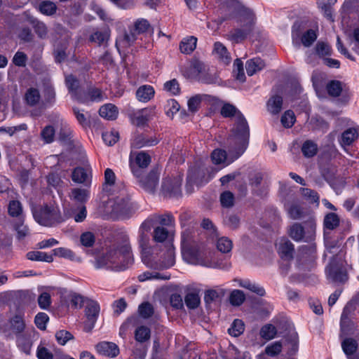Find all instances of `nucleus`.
Returning a JSON list of instances; mask_svg holds the SVG:
<instances>
[{"mask_svg": "<svg viewBox=\"0 0 359 359\" xmlns=\"http://www.w3.org/2000/svg\"><path fill=\"white\" fill-rule=\"evenodd\" d=\"M133 262L129 238L125 236L121 243L113 245L105 255L97 257L95 266L97 269L107 268L114 271H123L128 269Z\"/></svg>", "mask_w": 359, "mask_h": 359, "instance_id": "nucleus-1", "label": "nucleus"}, {"mask_svg": "<svg viewBox=\"0 0 359 359\" xmlns=\"http://www.w3.org/2000/svg\"><path fill=\"white\" fill-rule=\"evenodd\" d=\"M182 255L187 263L209 268L217 267V263L212 259V255L200 251L187 232L182 235Z\"/></svg>", "mask_w": 359, "mask_h": 359, "instance_id": "nucleus-2", "label": "nucleus"}, {"mask_svg": "<svg viewBox=\"0 0 359 359\" xmlns=\"http://www.w3.org/2000/svg\"><path fill=\"white\" fill-rule=\"evenodd\" d=\"M222 116L226 118L234 117L236 121V126L233 129V136H235L241 144V151L236 157L243 154L248 146L249 137V127L243 114L237 108L229 103L224 104L220 110Z\"/></svg>", "mask_w": 359, "mask_h": 359, "instance_id": "nucleus-3", "label": "nucleus"}, {"mask_svg": "<svg viewBox=\"0 0 359 359\" xmlns=\"http://www.w3.org/2000/svg\"><path fill=\"white\" fill-rule=\"evenodd\" d=\"M237 22L239 23V27L231 30L227 34V39L238 43L252 32L255 23V14L250 9L241 7L238 11Z\"/></svg>", "mask_w": 359, "mask_h": 359, "instance_id": "nucleus-4", "label": "nucleus"}, {"mask_svg": "<svg viewBox=\"0 0 359 359\" xmlns=\"http://www.w3.org/2000/svg\"><path fill=\"white\" fill-rule=\"evenodd\" d=\"M107 213L116 218L130 217L137 209L136 205L131 203L126 195H120L110 198L107 203Z\"/></svg>", "mask_w": 359, "mask_h": 359, "instance_id": "nucleus-5", "label": "nucleus"}, {"mask_svg": "<svg viewBox=\"0 0 359 359\" xmlns=\"http://www.w3.org/2000/svg\"><path fill=\"white\" fill-rule=\"evenodd\" d=\"M154 227V219L147 218L140 225L138 231V243L142 249V261L147 266H156L154 260L150 258L151 250L148 246L149 233Z\"/></svg>", "mask_w": 359, "mask_h": 359, "instance_id": "nucleus-6", "label": "nucleus"}, {"mask_svg": "<svg viewBox=\"0 0 359 359\" xmlns=\"http://www.w3.org/2000/svg\"><path fill=\"white\" fill-rule=\"evenodd\" d=\"M316 223L313 218L304 222V225L294 223L288 230L289 236L297 242H311L315 239Z\"/></svg>", "mask_w": 359, "mask_h": 359, "instance_id": "nucleus-7", "label": "nucleus"}, {"mask_svg": "<svg viewBox=\"0 0 359 359\" xmlns=\"http://www.w3.org/2000/svg\"><path fill=\"white\" fill-rule=\"evenodd\" d=\"M35 221L41 225L50 226L62 221L59 208L55 205L32 209Z\"/></svg>", "mask_w": 359, "mask_h": 359, "instance_id": "nucleus-8", "label": "nucleus"}, {"mask_svg": "<svg viewBox=\"0 0 359 359\" xmlns=\"http://www.w3.org/2000/svg\"><path fill=\"white\" fill-rule=\"evenodd\" d=\"M231 141L236 144V147L234 150L233 147L229 149V154L233 155V158H227L226 153L224 150L220 149H215L211 154L212 161L214 164L216 165H223V166H226L229 165L231 163L234 161L236 159L238 158L242 154L239 155L238 157L237 155L241 151V144H240L238 140L233 136L231 137Z\"/></svg>", "mask_w": 359, "mask_h": 359, "instance_id": "nucleus-9", "label": "nucleus"}, {"mask_svg": "<svg viewBox=\"0 0 359 359\" xmlns=\"http://www.w3.org/2000/svg\"><path fill=\"white\" fill-rule=\"evenodd\" d=\"M151 252L149 256L151 259L154 260L156 266H149L154 269H163L172 266L175 264V250L172 245L169 244L167 248L166 252L163 255V260H160L157 253L156 248H151Z\"/></svg>", "mask_w": 359, "mask_h": 359, "instance_id": "nucleus-10", "label": "nucleus"}, {"mask_svg": "<svg viewBox=\"0 0 359 359\" xmlns=\"http://www.w3.org/2000/svg\"><path fill=\"white\" fill-rule=\"evenodd\" d=\"M156 114L155 107H146L134 112L131 116V121L137 126H144L156 116Z\"/></svg>", "mask_w": 359, "mask_h": 359, "instance_id": "nucleus-11", "label": "nucleus"}, {"mask_svg": "<svg viewBox=\"0 0 359 359\" xmlns=\"http://www.w3.org/2000/svg\"><path fill=\"white\" fill-rule=\"evenodd\" d=\"M36 336L34 329L28 328L23 333L16 336L18 347L26 354H29L31 350L32 339Z\"/></svg>", "mask_w": 359, "mask_h": 359, "instance_id": "nucleus-12", "label": "nucleus"}, {"mask_svg": "<svg viewBox=\"0 0 359 359\" xmlns=\"http://www.w3.org/2000/svg\"><path fill=\"white\" fill-rule=\"evenodd\" d=\"M316 53L319 55L320 57H322L323 65L331 67L336 66V67H339L340 65V62L337 60L325 57V55H330L331 53V47L324 42H318L316 46Z\"/></svg>", "mask_w": 359, "mask_h": 359, "instance_id": "nucleus-13", "label": "nucleus"}, {"mask_svg": "<svg viewBox=\"0 0 359 359\" xmlns=\"http://www.w3.org/2000/svg\"><path fill=\"white\" fill-rule=\"evenodd\" d=\"M161 171L158 168H156L140 180L141 186L148 191H154L156 189Z\"/></svg>", "mask_w": 359, "mask_h": 359, "instance_id": "nucleus-14", "label": "nucleus"}, {"mask_svg": "<svg viewBox=\"0 0 359 359\" xmlns=\"http://www.w3.org/2000/svg\"><path fill=\"white\" fill-rule=\"evenodd\" d=\"M277 250L281 258L290 259L293 257L294 245L286 238H279L276 243Z\"/></svg>", "mask_w": 359, "mask_h": 359, "instance_id": "nucleus-15", "label": "nucleus"}, {"mask_svg": "<svg viewBox=\"0 0 359 359\" xmlns=\"http://www.w3.org/2000/svg\"><path fill=\"white\" fill-rule=\"evenodd\" d=\"M109 30L107 27L95 28L89 36V41L98 46L105 45L109 39Z\"/></svg>", "mask_w": 359, "mask_h": 359, "instance_id": "nucleus-16", "label": "nucleus"}, {"mask_svg": "<svg viewBox=\"0 0 359 359\" xmlns=\"http://www.w3.org/2000/svg\"><path fill=\"white\" fill-rule=\"evenodd\" d=\"M181 182L182 180L180 177L174 179L166 177L162 182V191L165 194H176L179 191Z\"/></svg>", "mask_w": 359, "mask_h": 359, "instance_id": "nucleus-17", "label": "nucleus"}, {"mask_svg": "<svg viewBox=\"0 0 359 359\" xmlns=\"http://www.w3.org/2000/svg\"><path fill=\"white\" fill-rule=\"evenodd\" d=\"M358 136L359 134L357 128H349L341 133L339 142L343 148H345L346 146L351 145L358 138Z\"/></svg>", "mask_w": 359, "mask_h": 359, "instance_id": "nucleus-18", "label": "nucleus"}, {"mask_svg": "<svg viewBox=\"0 0 359 359\" xmlns=\"http://www.w3.org/2000/svg\"><path fill=\"white\" fill-rule=\"evenodd\" d=\"M97 351L103 355L115 357L119 353L118 346L111 342L102 341L96 345Z\"/></svg>", "mask_w": 359, "mask_h": 359, "instance_id": "nucleus-19", "label": "nucleus"}, {"mask_svg": "<svg viewBox=\"0 0 359 359\" xmlns=\"http://www.w3.org/2000/svg\"><path fill=\"white\" fill-rule=\"evenodd\" d=\"M155 95V90L150 85L140 86L136 91V98L139 102L146 103L149 102Z\"/></svg>", "mask_w": 359, "mask_h": 359, "instance_id": "nucleus-20", "label": "nucleus"}, {"mask_svg": "<svg viewBox=\"0 0 359 359\" xmlns=\"http://www.w3.org/2000/svg\"><path fill=\"white\" fill-rule=\"evenodd\" d=\"M28 328H32V327H27L22 317L20 316H15L10 320L9 330L15 336L23 333Z\"/></svg>", "mask_w": 359, "mask_h": 359, "instance_id": "nucleus-21", "label": "nucleus"}, {"mask_svg": "<svg viewBox=\"0 0 359 359\" xmlns=\"http://www.w3.org/2000/svg\"><path fill=\"white\" fill-rule=\"evenodd\" d=\"M327 276L329 278L335 282H345L348 277L346 271L342 269H339L332 264H330L326 269Z\"/></svg>", "mask_w": 359, "mask_h": 359, "instance_id": "nucleus-22", "label": "nucleus"}, {"mask_svg": "<svg viewBox=\"0 0 359 359\" xmlns=\"http://www.w3.org/2000/svg\"><path fill=\"white\" fill-rule=\"evenodd\" d=\"M341 348L348 359H358L354 355L358 349L357 341L353 338H346L341 342Z\"/></svg>", "mask_w": 359, "mask_h": 359, "instance_id": "nucleus-23", "label": "nucleus"}, {"mask_svg": "<svg viewBox=\"0 0 359 359\" xmlns=\"http://www.w3.org/2000/svg\"><path fill=\"white\" fill-rule=\"evenodd\" d=\"M213 53L217 55L223 65H229L230 64L231 57L226 48L222 43H215Z\"/></svg>", "mask_w": 359, "mask_h": 359, "instance_id": "nucleus-24", "label": "nucleus"}, {"mask_svg": "<svg viewBox=\"0 0 359 359\" xmlns=\"http://www.w3.org/2000/svg\"><path fill=\"white\" fill-rule=\"evenodd\" d=\"M65 83H66V86L69 90V92L72 95V97L74 99L83 102V100H81V99L78 95L79 82L75 78V76L72 74L66 75Z\"/></svg>", "mask_w": 359, "mask_h": 359, "instance_id": "nucleus-25", "label": "nucleus"}, {"mask_svg": "<svg viewBox=\"0 0 359 359\" xmlns=\"http://www.w3.org/2000/svg\"><path fill=\"white\" fill-rule=\"evenodd\" d=\"M130 160L134 161L140 168H147L151 163L150 156L144 151L131 153Z\"/></svg>", "mask_w": 359, "mask_h": 359, "instance_id": "nucleus-26", "label": "nucleus"}, {"mask_svg": "<svg viewBox=\"0 0 359 359\" xmlns=\"http://www.w3.org/2000/svg\"><path fill=\"white\" fill-rule=\"evenodd\" d=\"M72 179L76 183H88L90 181V171L83 168H76L72 172Z\"/></svg>", "mask_w": 359, "mask_h": 359, "instance_id": "nucleus-27", "label": "nucleus"}, {"mask_svg": "<svg viewBox=\"0 0 359 359\" xmlns=\"http://www.w3.org/2000/svg\"><path fill=\"white\" fill-rule=\"evenodd\" d=\"M100 115L108 120H114L116 118L118 111L117 107L112 104H106L100 107Z\"/></svg>", "mask_w": 359, "mask_h": 359, "instance_id": "nucleus-28", "label": "nucleus"}, {"mask_svg": "<svg viewBox=\"0 0 359 359\" xmlns=\"http://www.w3.org/2000/svg\"><path fill=\"white\" fill-rule=\"evenodd\" d=\"M197 39L194 36L184 38L180 43V50L182 53L190 54L196 48Z\"/></svg>", "mask_w": 359, "mask_h": 359, "instance_id": "nucleus-29", "label": "nucleus"}, {"mask_svg": "<svg viewBox=\"0 0 359 359\" xmlns=\"http://www.w3.org/2000/svg\"><path fill=\"white\" fill-rule=\"evenodd\" d=\"M157 142L156 139H148L144 135H138L133 138L131 145L133 148L139 149L144 147L155 145Z\"/></svg>", "mask_w": 359, "mask_h": 359, "instance_id": "nucleus-30", "label": "nucleus"}, {"mask_svg": "<svg viewBox=\"0 0 359 359\" xmlns=\"http://www.w3.org/2000/svg\"><path fill=\"white\" fill-rule=\"evenodd\" d=\"M26 257L31 261L52 262L53 257L52 255L41 251H30L26 255Z\"/></svg>", "mask_w": 359, "mask_h": 359, "instance_id": "nucleus-31", "label": "nucleus"}, {"mask_svg": "<svg viewBox=\"0 0 359 359\" xmlns=\"http://www.w3.org/2000/svg\"><path fill=\"white\" fill-rule=\"evenodd\" d=\"M99 311L100 306L98 304L95 302H90L87 305L86 308V317L92 326H94V324L97 318Z\"/></svg>", "mask_w": 359, "mask_h": 359, "instance_id": "nucleus-32", "label": "nucleus"}, {"mask_svg": "<svg viewBox=\"0 0 359 359\" xmlns=\"http://www.w3.org/2000/svg\"><path fill=\"white\" fill-rule=\"evenodd\" d=\"M57 7L56 4L50 0H45L39 4V11L43 15L52 16L56 13Z\"/></svg>", "mask_w": 359, "mask_h": 359, "instance_id": "nucleus-33", "label": "nucleus"}, {"mask_svg": "<svg viewBox=\"0 0 359 359\" xmlns=\"http://www.w3.org/2000/svg\"><path fill=\"white\" fill-rule=\"evenodd\" d=\"M282 97L275 95L271 97L267 102V109L272 114H278L282 109Z\"/></svg>", "mask_w": 359, "mask_h": 359, "instance_id": "nucleus-34", "label": "nucleus"}, {"mask_svg": "<svg viewBox=\"0 0 359 359\" xmlns=\"http://www.w3.org/2000/svg\"><path fill=\"white\" fill-rule=\"evenodd\" d=\"M201 70H210V69H184L182 74L190 81L201 82V79H204V77H201L203 75Z\"/></svg>", "mask_w": 359, "mask_h": 359, "instance_id": "nucleus-35", "label": "nucleus"}, {"mask_svg": "<svg viewBox=\"0 0 359 359\" xmlns=\"http://www.w3.org/2000/svg\"><path fill=\"white\" fill-rule=\"evenodd\" d=\"M216 247L222 253H228L233 248V243L229 238L222 236L217 239Z\"/></svg>", "mask_w": 359, "mask_h": 359, "instance_id": "nucleus-36", "label": "nucleus"}, {"mask_svg": "<svg viewBox=\"0 0 359 359\" xmlns=\"http://www.w3.org/2000/svg\"><path fill=\"white\" fill-rule=\"evenodd\" d=\"M244 330V323L240 319H236L228 329V332L231 336L237 337L243 334Z\"/></svg>", "mask_w": 359, "mask_h": 359, "instance_id": "nucleus-37", "label": "nucleus"}, {"mask_svg": "<svg viewBox=\"0 0 359 359\" xmlns=\"http://www.w3.org/2000/svg\"><path fill=\"white\" fill-rule=\"evenodd\" d=\"M204 79H201V83H218L219 76L215 69H210V70H201Z\"/></svg>", "mask_w": 359, "mask_h": 359, "instance_id": "nucleus-38", "label": "nucleus"}, {"mask_svg": "<svg viewBox=\"0 0 359 359\" xmlns=\"http://www.w3.org/2000/svg\"><path fill=\"white\" fill-rule=\"evenodd\" d=\"M283 349V343L280 341L269 344L265 347V353L270 357H275L279 355Z\"/></svg>", "mask_w": 359, "mask_h": 359, "instance_id": "nucleus-39", "label": "nucleus"}, {"mask_svg": "<svg viewBox=\"0 0 359 359\" xmlns=\"http://www.w3.org/2000/svg\"><path fill=\"white\" fill-rule=\"evenodd\" d=\"M323 175L337 194L341 191L345 186V182L343 179H334L332 177L326 175L325 172H323Z\"/></svg>", "mask_w": 359, "mask_h": 359, "instance_id": "nucleus-40", "label": "nucleus"}, {"mask_svg": "<svg viewBox=\"0 0 359 359\" xmlns=\"http://www.w3.org/2000/svg\"><path fill=\"white\" fill-rule=\"evenodd\" d=\"M206 97H208L206 95H196L189 98L187 102L189 110L192 113L198 111L202 100Z\"/></svg>", "mask_w": 359, "mask_h": 359, "instance_id": "nucleus-41", "label": "nucleus"}, {"mask_svg": "<svg viewBox=\"0 0 359 359\" xmlns=\"http://www.w3.org/2000/svg\"><path fill=\"white\" fill-rule=\"evenodd\" d=\"M170 278V276L168 275H161L157 272H149L146 271L138 276V280L140 282H144L149 280H168Z\"/></svg>", "mask_w": 359, "mask_h": 359, "instance_id": "nucleus-42", "label": "nucleus"}, {"mask_svg": "<svg viewBox=\"0 0 359 359\" xmlns=\"http://www.w3.org/2000/svg\"><path fill=\"white\" fill-rule=\"evenodd\" d=\"M277 334V330L275 326L271 324L264 325L260 330V336L266 340H271L275 338Z\"/></svg>", "mask_w": 359, "mask_h": 359, "instance_id": "nucleus-43", "label": "nucleus"}, {"mask_svg": "<svg viewBox=\"0 0 359 359\" xmlns=\"http://www.w3.org/2000/svg\"><path fill=\"white\" fill-rule=\"evenodd\" d=\"M50 288L41 292L38 297V304L41 309H48L51 304Z\"/></svg>", "mask_w": 359, "mask_h": 359, "instance_id": "nucleus-44", "label": "nucleus"}, {"mask_svg": "<svg viewBox=\"0 0 359 359\" xmlns=\"http://www.w3.org/2000/svg\"><path fill=\"white\" fill-rule=\"evenodd\" d=\"M317 33L310 29L305 32L301 36V41L305 47H310L317 39Z\"/></svg>", "mask_w": 359, "mask_h": 359, "instance_id": "nucleus-45", "label": "nucleus"}, {"mask_svg": "<svg viewBox=\"0 0 359 359\" xmlns=\"http://www.w3.org/2000/svg\"><path fill=\"white\" fill-rule=\"evenodd\" d=\"M31 23L33 26L34 32L40 38H44L47 35L48 29L46 25L37 19H33L31 20Z\"/></svg>", "mask_w": 359, "mask_h": 359, "instance_id": "nucleus-46", "label": "nucleus"}, {"mask_svg": "<svg viewBox=\"0 0 359 359\" xmlns=\"http://www.w3.org/2000/svg\"><path fill=\"white\" fill-rule=\"evenodd\" d=\"M25 97L28 104L34 105L39 102L40 100V94L37 89L31 88L27 90Z\"/></svg>", "mask_w": 359, "mask_h": 359, "instance_id": "nucleus-47", "label": "nucleus"}, {"mask_svg": "<svg viewBox=\"0 0 359 359\" xmlns=\"http://www.w3.org/2000/svg\"><path fill=\"white\" fill-rule=\"evenodd\" d=\"M89 196V194L86 189L76 188L72 189L70 198L79 202L86 201Z\"/></svg>", "mask_w": 359, "mask_h": 359, "instance_id": "nucleus-48", "label": "nucleus"}, {"mask_svg": "<svg viewBox=\"0 0 359 359\" xmlns=\"http://www.w3.org/2000/svg\"><path fill=\"white\" fill-rule=\"evenodd\" d=\"M102 139L106 144L111 146L118 140L119 134L114 130L105 131L102 133Z\"/></svg>", "mask_w": 359, "mask_h": 359, "instance_id": "nucleus-49", "label": "nucleus"}, {"mask_svg": "<svg viewBox=\"0 0 359 359\" xmlns=\"http://www.w3.org/2000/svg\"><path fill=\"white\" fill-rule=\"evenodd\" d=\"M318 150L317 144L312 141H306L302 147L304 155L306 157L313 156Z\"/></svg>", "mask_w": 359, "mask_h": 359, "instance_id": "nucleus-50", "label": "nucleus"}, {"mask_svg": "<svg viewBox=\"0 0 359 359\" xmlns=\"http://www.w3.org/2000/svg\"><path fill=\"white\" fill-rule=\"evenodd\" d=\"M245 299V296L243 291L234 290L230 294L229 301L233 306H240L243 303Z\"/></svg>", "mask_w": 359, "mask_h": 359, "instance_id": "nucleus-51", "label": "nucleus"}, {"mask_svg": "<svg viewBox=\"0 0 359 359\" xmlns=\"http://www.w3.org/2000/svg\"><path fill=\"white\" fill-rule=\"evenodd\" d=\"M163 89L172 95H177L180 92L179 83L175 79L166 81L163 85Z\"/></svg>", "mask_w": 359, "mask_h": 359, "instance_id": "nucleus-52", "label": "nucleus"}, {"mask_svg": "<svg viewBox=\"0 0 359 359\" xmlns=\"http://www.w3.org/2000/svg\"><path fill=\"white\" fill-rule=\"evenodd\" d=\"M339 224V218L335 213L327 214L324 219L325 227L328 229H334Z\"/></svg>", "mask_w": 359, "mask_h": 359, "instance_id": "nucleus-53", "label": "nucleus"}, {"mask_svg": "<svg viewBox=\"0 0 359 359\" xmlns=\"http://www.w3.org/2000/svg\"><path fill=\"white\" fill-rule=\"evenodd\" d=\"M327 90L330 95L337 97L342 90L341 83L338 81H332L327 85Z\"/></svg>", "mask_w": 359, "mask_h": 359, "instance_id": "nucleus-54", "label": "nucleus"}, {"mask_svg": "<svg viewBox=\"0 0 359 359\" xmlns=\"http://www.w3.org/2000/svg\"><path fill=\"white\" fill-rule=\"evenodd\" d=\"M135 339L139 342H144L150 337V330L146 326L139 327L135 333Z\"/></svg>", "mask_w": 359, "mask_h": 359, "instance_id": "nucleus-55", "label": "nucleus"}, {"mask_svg": "<svg viewBox=\"0 0 359 359\" xmlns=\"http://www.w3.org/2000/svg\"><path fill=\"white\" fill-rule=\"evenodd\" d=\"M184 302L188 308L193 309L199 305L200 297L197 294L190 292L186 295Z\"/></svg>", "mask_w": 359, "mask_h": 359, "instance_id": "nucleus-56", "label": "nucleus"}, {"mask_svg": "<svg viewBox=\"0 0 359 359\" xmlns=\"http://www.w3.org/2000/svg\"><path fill=\"white\" fill-rule=\"evenodd\" d=\"M165 113L169 117H172L180 109L179 103L174 99L167 101L165 105Z\"/></svg>", "mask_w": 359, "mask_h": 359, "instance_id": "nucleus-57", "label": "nucleus"}, {"mask_svg": "<svg viewBox=\"0 0 359 359\" xmlns=\"http://www.w3.org/2000/svg\"><path fill=\"white\" fill-rule=\"evenodd\" d=\"M295 121V116L292 111H286L281 117V123L285 128H291Z\"/></svg>", "mask_w": 359, "mask_h": 359, "instance_id": "nucleus-58", "label": "nucleus"}, {"mask_svg": "<svg viewBox=\"0 0 359 359\" xmlns=\"http://www.w3.org/2000/svg\"><path fill=\"white\" fill-rule=\"evenodd\" d=\"M22 208L21 203L18 201H12L8 205V213L12 217L21 215Z\"/></svg>", "mask_w": 359, "mask_h": 359, "instance_id": "nucleus-59", "label": "nucleus"}, {"mask_svg": "<svg viewBox=\"0 0 359 359\" xmlns=\"http://www.w3.org/2000/svg\"><path fill=\"white\" fill-rule=\"evenodd\" d=\"M150 27V25L147 20L140 19L135 23L133 31L136 34H140L147 32Z\"/></svg>", "mask_w": 359, "mask_h": 359, "instance_id": "nucleus-60", "label": "nucleus"}, {"mask_svg": "<svg viewBox=\"0 0 359 359\" xmlns=\"http://www.w3.org/2000/svg\"><path fill=\"white\" fill-rule=\"evenodd\" d=\"M140 315L144 318H149L154 313V309L149 302L142 303L139 306Z\"/></svg>", "mask_w": 359, "mask_h": 359, "instance_id": "nucleus-61", "label": "nucleus"}, {"mask_svg": "<svg viewBox=\"0 0 359 359\" xmlns=\"http://www.w3.org/2000/svg\"><path fill=\"white\" fill-rule=\"evenodd\" d=\"M43 96L47 103H53L55 101V93L53 87L49 83L44 86Z\"/></svg>", "mask_w": 359, "mask_h": 359, "instance_id": "nucleus-62", "label": "nucleus"}, {"mask_svg": "<svg viewBox=\"0 0 359 359\" xmlns=\"http://www.w3.org/2000/svg\"><path fill=\"white\" fill-rule=\"evenodd\" d=\"M226 292L222 288H217L214 290H208L205 292V299L206 302L212 301L225 294Z\"/></svg>", "mask_w": 359, "mask_h": 359, "instance_id": "nucleus-63", "label": "nucleus"}, {"mask_svg": "<svg viewBox=\"0 0 359 359\" xmlns=\"http://www.w3.org/2000/svg\"><path fill=\"white\" fill-rule=\"evenodd\" d=\"M229 356L228 359H252L250 355L248 352L240 353L236 348L233 347L229 349Z\"/></svg>", "mask_w": 359, "mask_h": 359, "instance_id": "nucleus-64", "label": "nucleus"}]
</instances>
